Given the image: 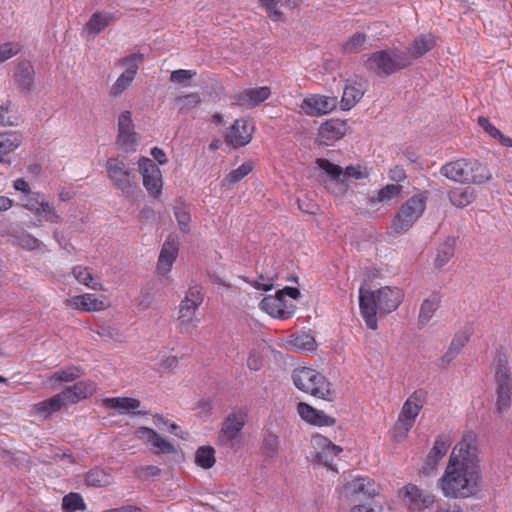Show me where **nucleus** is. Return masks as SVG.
<instances>
[{
    "instance_id": "obj_1",
    "label": "nucleus",
    "mask_w": 512,
    "mask_h": 512,
    "mask_svg": "<svg viewBox=\"0 0 512 512\" xmlns=\"http://www.w3.org/2000/svg\"><path fill=\"white\" fill-rule=\"evenodd\" d=\"M438 485L443 495L452 499L470 498L482 490L483 478L475 433L465 432L453 447Z\"/></svg>"
},
{
    "instance_id": "obj_2",
    "label": "nucleus",
    "mask_w": 512,
    "mask_h": 512,
    "mask_svg": "<svg viewBox=\"0 0 512 512\" xmlns=\"http://www.w3.org/2000/svg\"><path fill=\"white\" fill-rule=\"evenodd\" d=\"M404 299V292L398 287L385 286L372 291L362 285L359 289L361 315L368 328L377 329V314L387 315L395 311Z\"/></svg>"
},
{
    "instance_id": "obj_3",
    "label": "nucleus",
    "mask_w": 512,
    "mask_h": 512,
    "mask_svg": "<svg viewBox=\"0 0 512 512\" xmlns=\"http://www.w3.org/2000/svg\"><path fill=\"white\" fill-rule=\"evenodd\" d=\"M441 174L463 184H483L491 179L487 166L476 159L462 158L446 163L441 168Z\"/></svg>"
},
{
    "instance_id": "obj_4",
    "label": "nucleus",
    "mask_w": 512,
    "mask_h": 512,
    "mask_svg": "<svg viewBox=\"0 0 512 512\" xmlns=\"http://www.w3.org/2000/svg\"><path fill=\"white\" fill-rule=\"evenodd\" d=\"M412 64L409 52L397 48L376 51L365 62L366 69L379 77H387Z\"/></svg>"
},
{
    "instance_id": "obj_5",
    "label": "nucleus",
    "mask_w": 512,
    "mask_h": 512,
    "mask_svg": "<svg viewBox=\"0 0 512 512\" xmlns=\"http://www.w3.org/2000/svg\"><path fill=\"white\" fill-rule=\"evenodd\" d=\"M292 379L299 390L314 397L330 402L334 401L336 398V393L331 389V384L315 369L308 367L295 369L292 374Z\"/></svg>"
},
{
    "instance_id": "obj_6",
    "label": "nucleus",
    "mask_w": 512,
    "mask_h": 512,
    "mask_svg": "<svg viewBox=\"0 0 512 512\" xmlns=\"http://www.w3.org/2000/svg\"><path fill=\"white\" fill-rule=\"evenodd\" d=\"M426 201L423 194H417L404 202L393 219L391 232L396 235L407 232L424 213Z\"/></svg>"
},
{
    "instance_id": "obj_7",
    "label": "nucleus",
    "mask_w": 512,
    "mask_h": 512,
    "mask_svg": "<svg viewBox=\"0 0 512 512\" xmlns=\"http://www.w3.org/2000/svg\"><path fill=\"white\" fill-rule=\"evenodd\" d=\"M496 411L502 414L507 411L512 402V378L505 359H499L494 373Z\"/></svg>"
},
{
    "instance_id": "obj_8",
    "label": "nucleus",
    "mask_w": 512,
    "mask_h": 512,
    "mask_svg": "<svg viewBox=\"0 0 512 512\" xmlns=\"http://www.w3.org/2000/svg\"><path fill=\"white\" fill-rule=\"evenodd\" d=\"M144 59V55L137 52L123 57L117 61V65L126 66V70L110 87V95L118 97L131 86L139 69V63H142Z\"/></svg>"
},
{
    "instance_id": "obj_9",
    "label": "nucleus",
    "mask_w": 512,
    "mask_h": 512,
    "mask_svg": "<svg viewBox=\"0 0 512 512\" xmlns=\"http://www.w3.org/2000/svg\"><path fill=\"white\" fill-rule=\"evenodd\" d=\"M105 168L107 177L112 186L122 192H127L135 184V173L128 168L126 163L119 158H109L106 161Z\"/></svg>"
},
{
    "instance_id": "obj_10",
    "label": "nucleus",
    "mask_w": 512,
    "mask_h": 512,
    "mask_svg": "<svg viewBox=\"0 0 512 512\" xmlns=\"http://www.w3.org/2000/svg\"><path fill=\"white\" fill-rule=\"evenodd\" d=\"M203 301V296L197 287H192L186 293L184 300L179 307V321L188 332L190 328H195L198 319L195 317L197 308Z\"/></svg>"
},
{
    "instance_id": "obj_11",
    "label": "nucleus",
    "mask_w": 512,
    "mask_h": 512,
    "mask_svg": "<svg viewBox=\"0 0 512 512\" xmlns=\"http://www.w3.org/2000/svg\"><path fill=\"white\" fill-rule=\"evenodd\" d=\"M117 126V144L125 152L135 151L138 142V134L134 130L132 113L130 111L120 113Z\"/></svg>"
},
{
    "instance_id": "obj_12",
    "label": "nucleus",
    "mask_w": 512,
    "mask_h": 512,
    "mask_svg": "<svg viewBox=\"0 0 512 512\" xmlns=\"http://www.w3.org/2000/svg\"><path fill=\"white\" fill-rule=\"evenodd\" d=\"M138 166L143 177L144 187L151 195L158 196L162 188V175L159 167L153 160L146 157L139 159Z\"/></svg>"
},
{
    "instance_id": "obj_13",
    "label": "nucleus",
    "mask_w": 512,
    "mask_h": 512,
    "mask_svg": "<svg viewBox=\"0 0 512 512\" xmlns=\"http://www.w3.org/2000/svg\"><path fill=\"white\" fill-rule=\"evenodd\" d=\"M135 436L156 455L175 452L174 446L151 428L140 427L135 431Z\"/></svg>"
},
{
    "instance_id": "obj_14",
    "label": "nucleus",
    "mask_w": 512,
    "mask_h": 512,
    "mask_svg": "<svg viewBox=\"0 0 512 512\" xmlns=\"http://www.w3.org/2000/svg\"><path fill=\"white\" fill-rule=\"evenodd\" d=\"M135 436L156 455L175 452L174 446L151 428L140 427L135 431Z\"/></svg>"
},
{
    "instance_id": "obj_15",
    "label": "nucleus",
    "mask_w": 512,
    "mask_h": 512,
    "mask_svg": "<svg viewBox=\"0 0 512 512\" xmlns=\"http://www.w3.org/2000/svg\"><path fill=\"white\" fill-rule=\"evenodd\" d=\"M346 497L351 503H361L370 501L376 496L377 492L374 484L366 478H356L345 485Z\"/></svg>"
},
{
    "instance_id": "obj_16",
    "label": "nucleus",
    "mask_w": 512,
    "mask_h": 512,
    "mask_svg": "<svg viewBox=\"0 0 512 512\" xmlns=\"http://www.w3.org/2000/svg\"><path fill=\"white\" fill-rule=\"evenodd\" d=\"M337 104L336 97L310 95L303 100L300 107L306 115L321 116L332 112Z\"/></svg>"
},
{
    "instance_id": "obj_17",
    "label": "nucleus",
    "mask_w": 512,
    "mask_h": 512,
    "mask_svg": "<svg viewBox=\"0 0 512 512\" xmlns=\"http://www.w3.org/2000/svg\"><path fill=\"white\" fill-rule=\"evenodd\" d=\"M17 89L22 94H29L35 88V69L28 60L19 61L13 74Z\"/></svg>"
},
{
    "instance_id": "obj_18",
    "label": "nucleus",
    "mask_w": 512,
    "mask_h": 512,
    "mask_svg": "<svg viewBox=\"0 0 512 512\" xmlns=\"http://www.w3.org/2000/svg\"><path fill=\"white\" fill-rule=\"evenodd\" d=\"M312 443L315 448L320 449V451L315 455V461L323 464L331 470H334V459L342 452V448L332 444L330 440L321 435L314 436L312 438Z\"/></svg>"
},
{
    "instance_id": "obj_19",
    "label": "nucleus",
    "mask_w": 512,
    "mask_h": 512,
    "mask_svg": "<svg viewBox=\"0 0 512 512\" xmlns=\"http://www.w3.org/2000/svg\"><path fill=\"white\" fill-rule=\"evenodd\" d=\"M245 425V415L242 413L229 414L223 421L219 439L225 445H233Z\"/></svg>"
},
{
    "instance_id": "obj_20",
    "label": "nucleus",
    "mask_w": 512,
    "mask_h": 512,
    "mask_svg": "<svg viewBox=\"0 0 512 512\" xmlns=\"http://www.w3.org/2000/svg\"><path fill=\"white\" fill-rule=\"evenodd\" d=\"M404 501L412 510H424L434 503V496L421 490L414 484H408L403 489Z\"/></svg>"
},
{
    "instance_id": "obj_21",
    "label": "nucleus",
    "mask_w": 512,
    "mask_h": 512,
    "mask_svg": "<svg viewBox=\"0 0 512 512\" xmlns=\"http://www.w3.org/2000/svg\"><path fill=\"white\" fill-rule=\"evenodd\" d=\"M270 95V87L263 86L258 88H250L236 94L234 96V101L238 106L251 109L264 102L270 97Z\"/></svg>"
},
{
    "instance_id": "obj_22",
    "label": "nucleus",
    "mask_w": 512,
    "mask_h": 512,
    "mask_svg": "<svg viewBox=\"0 0 512 512\" xmlns=\"http://www.w3.org/2000/svg\"><path fill=\"white\" fill-rule=\"evenodd\" d=\"M347 132V124L338 119H331L319 127L318 140L321 144L331 145L341 139Z\"/></svg>"
},
{
    "instance_id": "obj_23",
    "label": "nucleus",
    "mask_w": 512,
    "mask_h": 512,
    "mask_svg": "<svg viewBox=\"0 0 512 512\" xmlns=\"http://www.w3.org/2000/svg\"><path fill=\"white\" fill-rule=\"evenodd\" d=\"M253 128L246 120L238 119L229 128L226 134V141L234 147L244 146L252 139Z\"/></svg>"
},
{
    "instance_id": "obj_24",
    "label": "nucleus",
    "mask_w": 512,
    "mask_h": 512,
    "mask_svg": "<svg viewBox=\"0 0 512 512\" xmlns=\"http://www.w3.org/2000/svg\"><path fill=\"white\" fill-rule=\"evenodd\" d=\"M65 305L83 312H92L103 310L105 306L104 298H97L93 294H83L73 296L64 301Z\"/></svg>"
},
{
    "instance_id": "obj_25",
    "label": "nucleus",
    "mask_w": 512,
    "mask_h": 512,
    "mask_svg": "<svg viewBox=\"0 0 512 512\" xmlns=\"http://www.w3.org/2000/svg\"><path fill=\"white\" fill-rule=\"evenodd\" d=\"M22 136L18 132L0 133V163L10 166L11 154L21 145Z\"/></svg>"
},
{
    "instance_id": "obj_26",
    "label": "nucleus",
    "mask_w": 512,
    "mask_h": 512,
    "mask_svg": "<svg viewBox=\"0 0 512 512\" xmlns=\"http://www.w3.org/2000/svg\"><path fill=\"white\" fill-rule=\"evenodd\" d=\"M96 392V384L90 380L79 381L61 392L65 402L77 403L92 396Z\"/></svg>"
},
{
    "instance_id": "obj_27",
    "label": "nucleus",
    "mask_w": 512,
    "mask_h": 512,
    "mask_svg": "<svg viewBox=\"0 0 512 512\" xmlns=\"http://www.w3.org/2000/svg\"><path fill=\"white\" fill-rule=\"evenodd\" d=\"M297 410L301 418L317 426H332L335 423V419L323 411L313 408L307 403L300 402L297 406Z\"/></svg>"
},
{
    "instance_id": "obj_28",
    "label": "nucleus",
    "mask_w": 512,
    "mask_h": 512,
    "mask_svg": "<svg viewBox=\"0 0 512 512\" xmlns=\"http://www.w3.org/2000/svg\"><path fill=\"white\" fill-rule=\"evenodd\" d=\"M177 255H178L177 242L172 238H168L162 245V249L160 251L158 264H157V270H158L159 274L165 275L170 271L174 261L177 258Z\"/></svg>"
},
{
    "instance_id": "obj_29",
    "label": "nucleus",
    "mask_w": 512,
    "mask_h": 512,
    "mask_svg": "<svg viewBox=\"0 0 512 512\" xmlns=\"http://www.w3.org/2000/svg\"><path fill=\"white\" fill-rule=\"evenodd\" d=\"M102 405L106 409H113L119 414H132L136 412L141 403L136 398L112 397L103 399Z\"/></svg>"
},
{
    "instance_id": "obj_30",
    "label": "nucleus",
    "mask_w": 512,
    "mask_h": 512,
    "mask_svg": "<svg viewBox=\"0 0 512 512\" xmlns=\"http://www.w3.org/2000/svg\"><path fill=\"white\" fill-rule=\"evenodd\" d=\"M469 336L466 333H457L453 337L447 351L440 358L439 365L446 368L459 355L465 345L468 343Z\"/></svg>"
},
{
    "instance_id": "obj_31",
    "label": "nucleus",
    "mask_w": 512,
    "mask_h": 512,
    "mask_svg": "<svg viewBox=\"0 0 512 512\" xmlns=\"http://www.w3.org/2000/svg\"><path fill=\"white\" fill-rule=\"evenodd\" d=\"M422 407L423 403L421 395L418 392H414L405 401L398 418L414 424L415 419L421 411Z\"/></svg>"
},
{
    "instance_id": "obj_32",
    "label": "nucleus",
    "mask_w": 512,
    "mask_h": 512,
    "mask_svg": "<svg viewBox=\"0 0 512 512\" xmlns=\"http://www.w3.org/2000/svg\"><path fill=\"white\" fill-rule=\"evenodd\" d=\"M262 310L273 317L285 319L289 316V312L285 311L283 299L276 293L275 296H267L260 302Z\"/></svg>"
},
{
    "instance_id": "obj_33",
    "label": "nucleus",
    "mask_w": 512,
    "mask_h": 512,
    "mask_svg": "<svg viewBox=\"0 0 512 512\" xmlns=\"http://www.w3.org/2000/svg\"><path fill=\"white\" fill-rule=\"evenodd\" d=\"M261 6L273 21H285L284 8H291L292 0H259Z\"/></svg>"
},
{
    "instance_id": "obj_34",
    "label": "nucleus",
    "mask_w": 512,
    "mask_h": 512,
    "mask_svg": "<svg viewBox=\"0 0 512 512\" xmlns=\"http://www.w3.org/2000/svg\"><path fill=\"white\" fill-rule=\"evenodd\" d=\"M172 102L180 114H186L197 108L202 103V98L198 92H190L177 95Z\"/></svg>"
},
{
    "instance_id": "obj_35",
    "label": "nucleus",
    "mask_w": 512,
    "mask_h": 512,
    "mask_svg": "<svg viewBox=\"0 0 512 512\" xmlns=\"http://www.w3.org/2000/svg\"><path fill=\"white\" fill-rule=\"evenodd\" d=\"M440 303L441 299L436 294L431 295L422 302L418 315V325L420 327L425 326L432 319L434 313L440 307Z\"/></svg>"
},
{
    "instance_id": "obj_36",
    "label": "nucleus",
    "mask_w": 512,
    "mask_h": 512,
    "mask_svg": "<svg viewBox=\"0 0 512 512\" xmlns=\"http://www.w3.org/2000/svg\"><path fill=\"white\" fill-rule=\"evenodd\" d=\"M65 400L61 393L54 395L53 397L41 401L34 405L33 412L44 417L50 416L52 413L61 409L65 404Z\"/></svg>"
},
{
    "instance_id": "obj_37",
    "label": "nucleus",
    "mask_w": 512,
    "mask_h": 512,
    "mask_svg": "<svg viewBox=\"0 0 512 512\" xmlns=\"http://www.w3.org/2000/svg\"><path fill=\"white\" fill-rule=\"evenodd\" d=\"M450 202L456 207H465L476 198L475 189L472 187H458L452 189L449 194Z\"/></svg>"
},
{
    "instance_id": "obj_38",
    "label": "nucleus",
    "mask_w": 512,
    "mask_h": 512,
    "mask_svg": "<svg viewBox=\"0 0 512 512\" xmlns=\"http://www.w3.org/2000/svg\"><path fill=\"white\" fill-rule=\"evenodd\" d=\"M114 479L111 474L105 470L95 467L85 475V483L92 487H107L113 484Z\"/></svg>"
},
{
    "instance_id": "obj_39",
    "label": "nucleus",
    "mask_w": 512,
    "mask_h": 512,
    "mask_svg": "<svg viewBox=\"0 0 512 512\" xmlns=\"http://www.w3.org/2000/svg\"><path fill=\"white\" fill-rule=\"evenodd\" d=\"M114 20V16L107 12L94 13L86 24V29L93 37L99 34Z\"/></svg>"
},
{
    "instance_id": "obj_40",
    "label": "nucleus",
    "mask_w": 512,
    "mask_h": 512,
    "mask_svg": "<svg viewBox=\"0 0 512 512\" xmlns=\"http://www.w3.org/2000/svg\"><path fill=\"white\" fill-rule=\"evenodd\" d=\"M364 95V90L356 83L346 85L341 99V108L350 110Z\"/></svg>"
},
{
    "instance_id": "obj_41",
    "label": "nucleus",
    "mask_w": 512,
    "mask_h": 512,
    "mask_svg": "<svg viewBox=\"0 0 512 512\" xmlns=\"http://www.w3.org/2000/svg\"><path fill=\"white\" fill-rule=\"evenodd\" d=\"M435 46V40L431 35H421L416 38L412 46L406 50L409 52L411 59L423 56Z\"/></svg>"
},
{
    "instance_id": "obj_42",
    "label": "nucleus",
    "mask_w": 512,
    "mask_h": 512,
    "mask_svg": "<svg viewBox=\"0 0 512 512\" xmlns=\"http://www.w3.org/2000/svg\"><path fill=\"white\" fill-rule=\"evenodd\" d=\"M401 191L402 186L397 184H388L382 189H380L376 196L370 197L369 203L372 205L376 203H388L392 199L399 196Z\"/></svg>"
},
{
    "instance_id": "obj_43",
    "label": "nucleus",
    "mask_w": 512,
    "mask_h": 512,
    "mask_svg": "<svg viewBox=\"0 0 512 512\" xmlns=\"http://www.w3.org/2000/svg\"><path fill=\"white\" fill-rule=\"evenodd\" d=\"M216 462L215 450L211 446H201L195 453V463L203 468L210 469Z\"/></svg>"
},
{
    "instance_id": "obj_44",
    "label": "nucleus",
    "mask_w": 512,
    "mask_h": 512,
    "mask_svg": "<svg viewBox=\"0 0 512 512\" xmlns=\"http://www.w3.org/2000/svg\"><path fill=\"white\" fill-rule=\"evenodd\" d=\"M83 374V371L76 366H71L63 370H59L51 375L49 383L51 385L61 382H72Z\"/></svg>"
},
{
    "instance_id": "obj_45",
    "label": "nucleus",
    "mask_w": 512,
    "mask_h": 512,
    "mask_svg": "<svg viewBox=\"0 0 512 512\" xmlns=\"http://www.w3.org/2000/svg\"><path fill=\"white\" fill-rule=\"evenodd\" d=\"M62 509L64 512L83 511L86 509V504L79 493L71 492L63 497Z\"/></svg>"
},
{
    "instance_id": "obj_46",
    "label": "nucleus",
    "mask_w": 512,
    "mask_h": 512,
    "mask_svg": "<svg viewBox=\"0 0 512 512\" xmlns=\"http://www.w3.org/2000/svg\"><path fill=\"white\" fill-rule=\"evenodd\" d=\"M72 274L78 282L86 285L87 287L93 290H103L100 283L92 282L93 277L86 267L76 266L73 268Z\"/></svg>"
},
{
    "instance_id": "obj_47",
    "label": "nucleus",
    "mask_w": 512,
    "mask_h": 512,
    "mask_svg": "<svg viewBox=\"0 0 512 512\" xmlns=\"http://www.w3.org/2000/svg\"><path fill=\"white\" fill-rule=\"evenodd\" d=\"M290 345L296 351H313L316 348V341L310 334H300L295 336L291 341Z\"/></svg>"
},
{
    "instance_id": "obj_48",
    "label": "nucleus",
    "mask_w": 512,
    "mask_h": 512,
    "mask_svg": "<svg viewBox=\"0 0 512 512\" xmlns=\"http://www.w3.org/2000/svg\"><path fill=\"white\" fill-rule=\"evenodd\" d=\"M367 37L364 33H355L343 45L345 52L358 53L366 49Z\"/></svg>"
},
{
    "instance_id": "obj_49",
    "label": "nucleus",
    "mask_w": 512,
    "mask_h": 512,
    "mask_svg": "<svg viewBox=\"0 0 512 512\" xmlns=\"http://www.w3.org/2000/svg\"><path fill=\"white\" fill-rule=\"evenodd\" d=\"M451 445V441L448 436L441 435L439 436L428 453L429 456H432L433 459L437 460L438 462L444 457V455L447 453L449 447Z\"/></svg>"
},
{
    "instance_id": "obj_50",
    "label": "nucleus",
    "mask_w": 512,
    "mask_h": 512,
    "mask_svg": "<svg viewBox=\"0 0 512 512\" xmlns=\"http://www.w3.org/2000/svg\"><path fill=\"white\" fill-rule=\"evenodd\" d=\"M279 438L277 435L267 432L263 439L262 452L268 458H275L279 450Z\"/></svg>"
},
{
    "instance_id": "obj_51",
    "label": "nucleus",
    "mask_w": 512,
    "mask_h": 512,
    "mask_svg": "<svg viewBox=\"0 0 512 512\" xmlns=\"http://www.w3.org/2000/svg\"><path fill=\"white\" fill-rule=\"evenodd\" d=\"M316 164L318 165V167L323 170L332 180H335V181H343V179L341 178L342 177V174H343V169L336 165V164H333L332 162H330L329 160L327 159H323V158H319L316 160Z\"/></svg>"
},
{
    "instance_id": "obj_52",
    "label": "nucleus",
    "mask_w": 512,
    "mask_h": 512,
    "mask_svg": "<svg viewBox=\"0 0 512 512\" xmlns=\"http://www.w3.org/2000/svg\"><path fill=\"white\" fill-rule=\"evenodd\" d=\"M39 221L45 220L51 223H60L62 218L56 212L55 208L47 201H44L39 211L34 214Z\"/></svg>"
},
{
    "instance_id": "obj_53",
    "label": "nucleus",
    "mask_w": 512,
    "mask_h": 512,
    "mask_svg": "<svg viewBox=\"0 0 512 512\" xmlns=\"http://www.w3.org/2000/svg\"><path fill=\"white\" fill-rule=\"evenodd\" d=\"M253 169V165L251 162L243 163L237 169L231 171L224 179L223 185L230 186L231 184H235L248 175Z\"/></svg>"
},
{
    "instance_id": "obj_54",
    "label": "nucleus",
    "mask_w": 512,
    "mask_h": 512,
    "mask_svg": "<svg viewBox=\"0 0 512 512\" xmlns=\"http://www.w3.org/2000/svg\"><path fill=\"white\" fill-rule=\"evenodd\" d=\"M195 70L178 69L170 74V81L183 87L191 86L190 80L196 76Z\"/></svg>"
},
{
    "instance_id": "obj_55",
    "label": "nucleus",
    "mask_w": 512,
    "mask_h": 512,
    "mask_svg": "<svg viewBox=\"0 0 512 512\" xmlns=\"http://www.w3.org/2000/svg\"><path fill=\"white\" fill-rule=\"evenodd\" d=\"M414 424L398 418L397 422L393 427V439L394 441L401 443L408 437V433Z\"/></svg>"
},
{
    "instance_id": "obj_56",
    "label": "nucleus",
    "mask_w": 512,
    "mask_h": 512,
    "mask_svg": "<svg viewBox=\"0 0 512 512\" xmlns=\"http://www.w3.org/2000/svg\"><path fill=\"white\" fill-rule=\"evenodd\" d=\"M454 255V248L451 244L445 243L443 244L437 253L435 259V265L438 268L443 267Z\"/></svg>"
},
{
    "instance_id": "obj_57",
    "label": "nucleus",
    "mask_w": 512,
    "mask_h": 512,
    "mask_svg": "<svg viewBox=\"0 0 512 512\" xmlns=\"http://www.w3.org/2000/svg\"><path fill=\"white\" fill-rule=\"evenodd\" d=\"M20 51V46L15 42H6L0 45V64L11 59Z\"/></svg>"
},
{
    "instance_id": "obj_58",
    "label": "nucleus",
    "mask_w": 512,
    "mask_h": 512,
    "mask_svg": "<svg viewBox=\"0 0 512 512\" xmlns=\"http://www.w3.org/2000/svg\"><path fill=\"white\" fill-rule=\"evenodd\" d=\"M174 215L178 222L179 228L182 232L188 233L190 231L191 216L190 213L184 208H175Z\"/></svg>"
},
{
    "instance_id": "obj_59",
    "label": "nucleus",
    "mask_w": 512,
    "mask_h": 512,
    "mask_svg": "<svg viewBox=\"0 0 512 512\" xmlns=\"http://www.w3.org/2000/svg\"><path fill=\"white\" fill-rule=\"evenodd\" d=\"M134 473H135L136 477H138L140 479L147 480V479L159 476L161 473V470L157 466L148 465V466L137 467L135 469Z\"/></svg>"
},
{
    "instance_id": "obj_60",
    "label": "nucleus",
    "mask_w": 512,
    "mask_h": 512,
    "mask_svg": "<svg viewBox=\"0 0 512 512\" xmlns=\"http://www.w3.org/2000/svg\"><path fill=\"white\" fill-rule=\"evenodd\" d=\"M478 125L492 138L498 139L501 132L499 129H497L494 125L490 123L488 118L486 117H479L478 118Z\"/></svg>"
},
{
    "instance_id": "obj_61",
    "label": "nucleus",
    "mask_w": 512,
    "mask_h": 512,
    "mask_svg": "<svg viewBox=\"0 0 512 512\" xmlns=\"http://www.w3.org/2000/svg\"><path fill=\"white\" fill-rule=\"evenodd\" d=\"M351 512H382V507L376 505L373 500H370L358 504L354 503Z\"/></svg>"
},
{
    "instance_id": "obj_62",
    "label": "nucleus",
    "mask_w": 512,
    "mask_h": 512,
    "mask_svg": "<svg viewBox=\"0 0 512 512\" xmlns=\"http://www.w3.org/2000/svg\"><path fill=\"white\" fill-rule=\"evenodd\" d=\"M178 366V358L176 356H165L160 360L158 364V370L160 372L172 371Z\"/></svg>"
},
{
    "instance_id": "obj_63",
    "label": "nucleus",
    "mask_w": 512,
    "mask_h": 512,
    "mask_svg": "<svg viewBox=\"0 0 512 512\" xmlns=\"http://www.w3.org/2000/svg\"><path fill=\"white\" fill-rule=\"evenodd\" d=\"M342 176L344 178L364 179L368 177V173L362 170L360 166H347L345 170H343Z\"/></svg>"
},
{
    "instance_id": "obj_64",
    "label": "nucleus",
    "mask_w": 512,
    "mask_h": 512,
    "mask_svg": "<svg viewBox=\"0 0 512 512\" xmlns=\"http://www.w3.org/2000/svg\"><path fill=\"white\" fill-rule=\"evenodd\" d=\"M44 201V199L39 198V194H35L25 200L24 207L35 214L42 207Z\"/></svg>"
}]
</instances>
